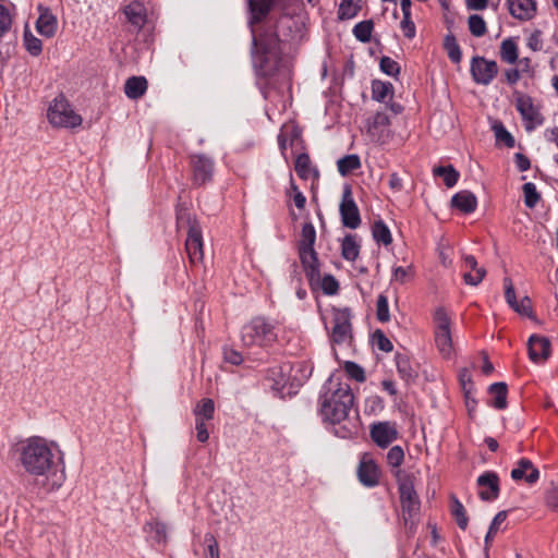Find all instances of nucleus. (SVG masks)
I'll use <instances>...</instances> for the list:
<instances>
[{"instance_id":"nucleus-1","label":"nucleus","mask_w":558,"mask_h":558,"mask_svg":"<svg viewBox=\"0 0 558 558\" xmlns=\"http://www.w3.org/2000/svg\"><path fill=\"white\" fill-rule=\"evenodd\" d=\"M19 460L25 472L43 477L40 488L45 493L58 490L65 481V465L60 450L53 449L45 438L33 436L17 448Z\"/></svg>"},{"instance_id":"nucleus-2","label":"nucleus","mask_w":558,"mask_h":558,"mask_svg":"<svg viewBox=\"0 0 558 558\" xmlns=\"http://www.w3.org/2000/svg\"><path fill=\"white\" fill-rule=\"evenodd\" d=\"M248 10L251 13L248 24L253 26L262 22L270 12L274 0H248ZM252 33V62L255 73L258 77L271 76L280 60V39L274 29H265L258 36L251 27Z\"/></svg>"},{"instance_id":"nucleus-3","label":"nucleus","mask_w":558,"mask_h":558,"mask_svg":"<svg viewBox=\"0 0 558 558\" xmlns=\"http://www.w3.org/2000/svg\"><path fill=\"white\" fill-rule=\"evenodd\" d=\"M354 401L351 387L348 384L335 383L329 377L323 386L319 396V412L325 422L341 423L348 418Z\"/></svg>"},{"instance_id":"nucleus-4","label":"nucleus","mask_w":558,"mask_h":558,"mask_svg":"<svg viewBox=\"0 0 558 558\" xmlns=\"http://www.w3.org/2000/svg\"><path fill=\"white\" fill-rule=\"evenodd\" d=\"M400 496V504L405 524L412 527L418 518L421 500L414 487V475L398 469L395 473Z\"/></svg>"},{"instance_id":"nucleus-5","label":"nucleus","mask_w":558,"mask_h":558,"mask_svg":"<svg viewBox=\"0 0 558 558\" xmlns=\"http://www.w3.org/2000/svg\"><path fill=\"white\" fill-rule=\"evenodd\" d=\"M315 242V227L312 222H305L302 227L301 239L298 243V251L310 286H314V283L319 279V260L314 248Z\"/></svg>"},{"instance_id":"nucleus-6","label":"nucleus","mask_w":558,"mask_h":558,"mask_svg":"<svg viewBox=\"0 0 558 558\" xmlns=\"http://www.w3.org/2000/svg\"><path fill=\"white\" fill-rule=\"evenodd\" d=\"M241 339L246 347H269L277 341L275 325L265 317H255L242 327Z\"/></svg>"},{"instance_id":"nucleus-7","label":"nucleus","mask_w":558,"mask_h":558,"mask_svg":"<svg viewBox=\"0 0 558 558\" xmlns=\"http://www.w3.org/2000/svg\"><path fill=\"white\" fill-rule=\"evenodd\" d=\"M47 118L51 125L63 129H75L82 125V117L74 111L63 94H59L49 105Z\"/></svg>"},{"instance_id":"nucleus-8","label":"nucleus","mask_w":558,"mask_h":558,"mask_svg":"<svg viewBox=\"0 0 558 558\" xmlns=\"http://www.w3.org/2000/svg\"><path fill=\"white\" fill-rule=\"evenodd\" d=\"M187 223V236L185 241V250L189 256V259L192 264L203 260V236L202 229L198 222L191 217V215L183 210H178L177 213V221L178 225L181 226L183 221Z\"/></svg>"},{"instance_id":"nucleus-9","label":"nucleus","mask_w":558,"mask_h":558,"mask_svg":"<svg viewBox=\"0 0 558 558\" xmlns=\"http://www.w3.org/2000/svg\"><path fill=\"white\" fill-rule=\"evenodd\" d=\"M191 180L194 187H202L210 183L215 174V160L205 154H191L189 156Z\"/></svg>"},{"instance_id":"nucleus-10","label":"nucleus","mask_w":558,"mask_h":558,"mask_svg":"<svg viewBox=\"0 0 558 558\" xmlns=\"http://www.w3.org/2000/svg\"><path fill=\"white\" fill-rule=\"evenodd\" d=\"M294 367H298L299 371H303L305 367L304 363H298L296 365H291L290 363H283L280 365H275L269 367L266 373V379L271 383L270 388L274 391L275 396L279 398H283L284 388L290 385L293 387V383L291 381L290 373Z\"/></svg>"},{"instance_id":"nucleus-11","label":"nucleus","mask_w":558,"mask_h":558,"mask_svg":"<svg viewBox=\"0 0 558 558\" xmlns=\"http://www.w3.org/2000/svg\"><path fill=\"white\" fill-rule=\"evenodd\" d=\"M434 318L437 323L435 330V343L444 356L451 353L452 339L450 331V319L442 307L435 311Z\"/></svg>"},{"instance_id":"nucleus-12","label":"nucleus","mask_w":558,"mask_h":558,"mask_svg":"<svg viewBox=\"0 0 558 558\" xmlns=\"http://www.w3.org/2000/svg\"><path fill=\"white\" fill-rule=\"evenodd\" d=\"M515 108L522 117L525 130L531 132L544 123V118L533 104V99L524 94L515 95Z\"/></svg>"},{"instance_id":"nucleus-13","label":"nucleus","mask_w":558,"mask_h":558,"mask_svg":"<svg viewBox=\"0 0 558 558\" xmlns=\"http://www.w3.org/2000/svg\"><path fill=\"white\" fill-rule=\"evenodd\" d=\"M341 222L343 227L356 229L361 225V216L359 207L353 198L350 185H345L342 192L341 202L339 205Z\"/></svg>"},{"instance_id":"nucleus-14","label":"nucleus","mask_w":558,"mask_h":558,"mask_svg":"<svg viewBox=\"0 0 558 558\" xmlns=\"http://www.w3.org/2000/svg\"><path fill=\"white\" fill-rule=\"evenodd\" d=\"M470 72L473 81L480 85H489L498 74V64L494 60L475 56L471 60Z\"/></svg>"},{"instance_id":"nucleus-15","label":"nucleus","mask_w":558,"mask_h":558,"mask_svg":"<svg viewBox=\"0 0 558 558\" xmlns=\"http://www.w3.org/2000/svg\"><path fill=\"white\" fill-rule=\"evenodd\" d=\"M369 436L377 447L387 448L399 437L397 423L391 421L375 422L369 426Z\"/></svg>"},{"instance_id":"nucleus-16","label":"nucleus","mask_w":558,"mask_h":558,"mask_svg":"<svg viewBox=\"0 0 558 558\" xmlns=\"http://www.w3.org/2000/svg\"><path fill=\"white\" fill-rule=\"evenodd\" d=\"M352 314L349 307L336 310L333 317V327L331 341L336 344H342L352 338Z\"/></svg>"},{"instance_id":"nucleus-17","label":"nucleus","mask_w":558,"mask_h":558,"mask_svg":"<svg viewBox=\"0 0 558 558\" xmlns=\"http://www.w3.org/2000/svg\"><path fill=\"white\" fill-rule=\"evenodd\" d=\"M476 482L480 487H487L486 490L482 489L478 492V497L483 501H493L499 497L500 483L496 472L486 471L477 477Z\"/></svg>"},{"instance_id":"nucleus-18","label":"nucleus","mask_w":558,"mask_h":558,"mask_svg":"<svg viewBox=\"0 0 558 558\" xmlns=\"http://www.w3.org/2000/svg\"><path fill=\"white\" fill-rule=\"evenodd\" d=\"M511 478L515 482L524 481L533 485L539 480V470L527 458L518 460L515 466L511 470Z\"/></svg>"},{"instance_id":"nucleus-19","label":"nucleus","mask_w":558,"mask_h":558,"mask_svg":"<svg viewBox=\"0 0 558 558\" xmlns=\"http://www.w3.org/2000/svg\"><path fill=\"white\" fill-rule=\"evenodd\" d=\"M143 531L151 546H166L168 542V526L166 523L153 519L145 523Z\"/></svg>"},{"instance_id":"nucleus-20","label":"nucleus","mask_w":558,"mask_h":558,"mask_svg":"<svg viewBox=\"0 0 558 558\" xmlns=\"http://www.w3.org/2000/svg\"><path fill=\"white\" fill-rule=\"evenodd\" d=\"M527 349L533 362H544L550 355V341L546 337L532 335L527 341Z\"/></svg>"},{"instance_id":"nucleus-21","label":"nucleus","mask_w":558,"mask_h":558,"mask_svg":"<svg viewBox=\"0 0 558 558\" xmlns=\"http://www.w3.org/2000/svg\"><path fill=\"white\" fill-rule=\"evenodd\" d=\"M379 469L376 462L373 459L363 458L357 468V477L359 481L365 487H375L379 483Z\"/></svg>"},{"instance_id":"nucleus-22","label":"nucleus","mask_w":558,"mask_h":558,"mask_svg":"<svg viewBox=\"0 0 558 558\" xmlns=\"http://www.w3.org/2000/svg\"><path fill=\"white\" fill-rule=\"evenodd\" d=\"M39 17L36 21L37 32L47 38L54 36L57 32L58 21L56 15L52 14L49 8L38 5Z\"/></svg>"},{"instance_id":"nucleus-23","label":"nucleus","mask_w":558,"mask_h":558,"mask_svg":"<svg viewBox=\"0 0 558 558\" xmlns=\"http://www.w3.org/2000/svg\"><path fill=\"white\" fill-rule=\"evenodd\" d=\"M507 5L511 16L520 21L531 20L536 12L534 0H507Z\"/></svg>"},{"instance_id":"nucleus-24","label":"nucleus","mask_w":558,"mask_h":558,"mask_svg":"<svg viewBox=\"0 0 558 558\" xmlns=\"http://www.w3.org/2000/svg\"><path fill=\"white\" fill-rule=\"evenodd\" d=\"M464 267L469 271L463 274V280L466 284L476 287L478 286L486 276V269L480 267L476 258L473 255H465L463 257Z\"/></svg>"},{"instance_id":"nucleus-25","label":"nucleus","mask_w":558,"mask_h":558,"mask_svg":"<svg viewBox=\"0 0 558 558\" xmlns=\"http://www.w3.org/2000/svg\"><path fill=\"white\" fill-rule=\"evenodd\" d=\"M451 206L468 215L475 211L477 207V198L470 191H460L452 196Z\"/></svg>"},{"instance_id":"nucleus-26","label":"nucleus","mask_w":558,"mask_h":558,"mask_svg":"<svg viewBox=\"0 0 558 558\" xmlns=\"http://www.w3.org/2000/svg\"><path fill=\"white\" fill-rule=\"evenodd\" d=\"M397 372L407 384L417 378V371L412 366L410 357L405 353L397 352L395 355Z\"/></svg>"},{"instance_id":"nucleus-27","label":"nucleus","mask_w":558,"mask_h":558,"mask_svg":"<svg viewBox=\"0 0 558 558\" xmlns=\"http://www.w3.org/2000/svg\"><path fill=\"white\" fill-rule=\"evenodd\" d=\"M124 14L130 24L136 27L138 31L146 23V9L143 3L133 1L124 8Z\"/></svg>"},{"instance_id":"nucleus-28","label":"nucleus","mask_w":558,"mask_h":558,"mask_svg":"<svg viewBox=\"0 0 558 558\" xmlns=\"http://www.w3.org/2000/svg\"><path fill=\"white\" fill-rule=\"evenodd\" d=\"M148 83L144 76H131L124 84V93L130 99L141 98L147 90Z\"/></svg>"},{"instance_id":"nucleus-29","label":"nucleus","mask_w":558,"mask_h":558,"mask_svg":"<svg viewBox=\"0 0 558 558\" xmlns=\"http://www.w3.org/2000/svg\"><path fill=\"white\" fill-rule=\"evenodd\" d=\"M488 393L493 398L492 402L489 403L493 408L497 410H505L507 408L508 387L506 383L498 381L492 384L488 387Z\"/></svg>"},{"instance_id":"nucleus-30","label":"nucleus","mask_w":558,"mask_h":558,"mask_svg":"<svg viewBox=\"0 0 558 558\" xmlns=\"http://www.w3.org/2000/svg\"><path fill=\"white\" fill-rule=\"evenodd\" d=\"M294 170L302 180H308L312 174L315 178L318 177V170L312 167L310 155L306 153L298 155L294 162Z\"/></svg>"},{"instance_id":"nucleus-31","label":"nucleus","mask_w":558,"mask_h":558,"mask_svg":"<svg viewBox=\"0 0 558 558\" xmlns=\"http://www.w3.org/2000/svg\"><path fill=\"white\" fill-rule=\"evenodd\" d=\"M360 255V244L356 241V235L347 234L341 242V256L345 260L353 262Z\"/></svg>"},{"instance_id":"nucleus-32","label":"nucleus","mask_w":558,"mask_h":558,"mask_svg":"<svg viewBox=\"0 0 558 558\" xmlns=\"http://www.w3.org/2000/svg\"><path fill=\"white\" fill-rule=\"evenodd\" d=\"M361 166V159L356 154L345 155L337 161L338 172L342 177L351 174L352 172L360 169Z\"/></svg>"},{"instance_id":"nucleus-33","label":"nucleus","mask_w":558,"mask_h":558,"mask_svg":"<svg viewBox=\"0 0 558 558\" xmlns=\"http://www.w3.org/2000/svg\"><path fill=\"white\" fill-rule=\"evenodd\" d=\"M393 94V85L380 80L372 81V98L378 102H385Z\"/></svg>"},{"instance_id":"nucleus-34","label":"nucleus","mask_w":558,"mask_h":558,"mask_svg":"<svg viewBox=\"0 0 558 558\" xmlns=\"http://www.w3.org/2000/svg\"><path fill=\"white\" fill-rule=\"evenodd\" d=\"M193 413L195 415V420L201 418L202 421H210L214 418L215 414V402L210 398H204L197 402L195 405Z\"/></svg>"},{"instance_id":"nucleus-35","label":"nucleus","mask_w":558,"mask_h":558,"mask_svg":"<svg viewBox=\"0 0 558 558\" xmlns=\"http://www.w3.org/2000/svg\"><path fill=\"white\" fill-rule=\"evenodd\" d=\"M450 512L456 519L458 526L463 531L466 530L469 523L466 511L462 502L454 495L451 496Z\"/></svg>"},{"instance_id":"nucleus-36","label":"nucleus","mask_w":558,"mask_h":558,"mask_svg":"<svg viewBox=\"0 0 558 558\" xmlns=\"http://www.w3.org/2000/svg\"><path fill=\"white\" fill-rule=\"evenodd\" d=\"M372 235L377 243H381L385 246L391 244L392 242L391 232L388 226L381 219L374 222L372 227Z\"/></svg>"},{"instance_id":"nucleus-37","label":"nucleus","mask_w":558,"mask_h":558,"mask_svg":"<svg viewBox=\"0 0 558 558\" xmlns=\"http://www.w3.org/2000/svg\"><path fill=\"white\" fill-rule=\"evenodd\" d=\"M433 172L434 175L442 178L447 187L454 186L460 177V173L451 165L435 167Z\"/></svg>"},{"instance_id":"nucleus-38","label":"nucleus","mask_w":558,"mask_h":558,"mask_svg":"<svg viewBox=\"0 0 558 558\" xmlns=\"http://www.w3.org/2000/svg\"><path fill=\"white\" fill-rule=\"evenodd\" d=\"M335 436L342 439H350L357 434V427L349 417L341 423H330Z\"/></svg>"},{"instance_id":"nucleus-39","label":"nucleus","mask_w":558,"mask_h":558,"mask_svg":"<svg viewBox=\"0 0 558 558\" xmlns=\"http://www.w3.org/2000/svg\"><path fill=\"white\" fill-rule=\"evenodd\" d=\"M361 0H342L338 9V19L350 20L357 15L361 10Z\"/></svg>"},{"instance_id":"nucleus-40","label":"nucleus","mask_w":558,"mask_h":558,"mask_svg":"<svg viewBox=\"0 0 558 558\" xmlns=\"http://www.w3.org/2000/svg\"><path fill=\"white\" fill-rule=\"evenodd\" d=\"M444 48L447 51L448 58L453 63H459L462 59L461 48L453 34H448L444 38Z\"/></svg>"},{"instance_id":"nucleus-41","label":"nucleus","mask_w":558,"mask_h":558,"mask_svg":"<svg viewBox=\"0 0 558 558\" xmlns=\"http://www.w3.org/2000/svg\"><path fill=\"white\" fill-rule=\"evenodd\" d=\"M500 57L505 62L510 64L518 61V46L512 38L502 40L500 46Z\"/></svg>"},{"instance_id":"nucleus-42","label":"nucleus","mask_w":558,"mask_h":558,"mask_svg":"<svg viewBox=\"0 0 558 558\" xmlns=\"http://www.w3.org/2000/svg\"><path fill=\"white\" fill-rule=\"evenodd\" d=\"M374 23L372 20L361 21L354 25L352 33L354 37L361 43H368L372 38Z\"/></svg>"},{"instance_id":"nucleus-43","label":"nucleus","mask_w":558,"mask_h":558,"mask_svg":"<svg viewBox=\"0 0 558 558\" xmlns=\"http://www.w3.org/2000/svg\"><path fill=\"white\" fill-rule=\"evenodd\" d=\"M496 141L505 144L508 148L514 147L515 141L511 133L506 129L502 122L496 121L492 126Z\"/></svg>"},{"instance_id":"nucleus-44","label":"nucleus","mask_w":558,"mask_h":558,"mask_svg":"<svg viewBox=\"0 0 558 558\" xmlns=\"http://www.w3.org/2000/svg\"><path fill=\"white\" fill-rule=\"evenodd\" d=\"M24 46L27 52L34 57H37L43 51V43L39 38L34 36L29 31L24 32Z\"/></svg>"},{"instance_id":"nucleus-45","label":"nucleus","mask_w":558,"mask_h":558,"mask_svg":"<svg viewBox=\"0 0 558 558\" xmlns=\"http://www.w3.org/2000/svg\"><path fill=\"white\" fill-rule=\"evenodd\" d=\"M317 284H320V288L326 295H333L339 290V282L332 275H325L323 278L319 277L318 281L311 287L314 288Z\"/></svg>"},{"instance_id":"nucleus-46","label":"nucleus","mask_w":558,"mask_h":558,"mask_svg":"<svg viewBox=\"0 0 558 558\" xmlns=\"http://www.w3.org/2000/svg\"><path fill=\"white\" fill-rule=\"evenodd\" d=\"M524 193V204L527 208H534L538 203L541 195L536 190V186L532 182L524 183L522 186Z\"/></svg>"},{"instance_id":"nucleus-47","label":"nucleus","mask_w":558,"mask_h":558,"mask_svg":"<svg viewBox=\"0 0 558 558\" xmlns=\"http://www.w3.org/2000/svg\"><path fill=\"white\" fill-rule=\"evenodd\" d=\"M469 29L475 37H482L486 34L487 27L484 19L481 15L472 14L469 16Z\"/></svg>"},{"instance_id":"nucleus-48","label":"nucleus","mask_w":558,"mask_h":558,"mask_svg":"<svg viewBox=\"0 0 558 558\" xmlns=\"http://www.w3.org/2000/svg\"><path fill=\"white\" fill-rule=\"evenodd\" d=\"M506 519L507 511L505 510L497 512V514L494 517L493 521L490 522L488 532L485 536V548L489 546L494 535L498 532L500 524L504 523Z\"/></svg>"},{"instance_id":"nucleus-49","label":"nucleus","mask_w":558,"mask_h":558,"mask_svg":"<svg viewBox=\"0 0 558 558\" xmlns=\"http://www.w3.org/2000/svg\"><path fill=\"white\" fill-rule=\"evenodd\" d=\"M343 368L349 378L354 379L357 383H363L366 379L364 368L355 362L347 361Z\"/></svg>"},{"instance_id":"nucleus-50","label":"nucleus","mask_w":558,"mask_h":558,"mask_svg":"<svg viewBox=\"0 0 558 558\" xmlns=\"http://www.w3.org/2000/svg\"><path fill=\"white\" fill-rule=\"evenodd\" d=\"M372 342L378 350L390 352L393 349L391 341L387 338L383 330L377 329L372 335Z\"/></svg>"},{"instance_id":"nucleus-51","label":"nucleus","mask_w":558,"mask_h":558,"mask_svg":"<svg viewBox=\"0 0 558 558\" xmlns=\"http://www.w3.org/2000/svg\"><path fill=\"white\" fill-rule=\"evenodd\" d=\"M376 316L380 323H387L390 319L388 298L379 294L376 304Z\"/></svg>"},{"instance_id":"nucleus-52","label":"nucleus","mask_w":558,"mask_h":558,"mask_svg":"<svg viewBox=\"0 0 558 558\" xmlns=\"http://www.w3.org/2000/svg\"><path fill=\"white\" fill-rule=\"evenodd\" d=\"M379 68L385 74L392 76V77H396L400 73L399 63L396 62L390 57H386V56L381 57V59L379 61Z\"/></svg>"},{"instance_id":"nucleus-53","label":"nucleus","mask_w":558,"mask_h":558,"mask_svg":"<svg viewBox=\"0 0 558 558\" xmlns=\"http://www.w3.org/2000/svg\"><path fill=\"white\" fill-rule=\"evenodd\" d=\"M404 460V451L401 446L397 445L387 452V462L392 468H399Z\"/></svg>"},{"instance_id":"nucleus-54","label":"nucleus","mask_w":558,"mask_h":558,"mask_svg":"<svg viewBox=\"0 0 558 558\" xmlns=\"http://www.w3.org/2000/svg\"><path fill=\"white\" fill-rule=\"evenodd\" d=\"M12 26V15L8 8L0 4V38L3 37Z\"/></svg>"},{"instance_id":"nucleus-55","label":"nucleus","mask_w":558,"mask_h":558,"mask_svg":"<svg viewBox=\"0 0 558 558\" xmlns=\"http://www.w3.org/2000/svg\"><path fill=\"white\" fill-rule=\"evenodd\" d=\"M459 379H460V384L462 386V390L464 392L466 407H469L470 405L469 395L472 393V389H473V383H472L470 372L468 369L461 371L460 375H459Z\"/></svg>"},{"instance_id":"nucleus-56","label":"nucleus","mask_w":558,"mask_h":558,"mask_svg":"<svg viewBox=\"0 0 558 558\" xmlns=\"http://www.w3.org/2000/svg\"><path fill=\"white\" fill-rule=\"evenodd\" d=\"M223 360L232 365H240L243 362L242 354L235 349L225 345L222 348Z\"/></svg>"},{"instance_id":"nucleus-57","label":"nucleus","mask_w":558,"mask_h":558,"mask_svg":"<svg viewBox=\"0 0 558 558\" xmlns=\"http://www.w3.org/2000/svg\"><path fill=\"white\" fill-rule=\"evenodd\" d=\"M514 312L529 318L533 317L532 302L530 298L524 296L520 302L512 307Z\"/></svg>"},{"instance_id":"nucleus-58","label":"nucleus","mask_w":558,"mask_h":558,"mask_svg":"<svg viewBox=\"0 0 558 558\" xmlns=\"http://www.w3.org/2000/svg\"><path fill=\"white\" fill-rule=\"evenodd\" d=\"M205 543L207 544L206 557L219 558V545L213 534L207 533L205 535Z\"/></svg>"},{"instance_id":"nucleus-59","label":"nucleus","mask_w":558,"mask_h":558,"mask_svg":"<svg viewBox=\"0 0 558 558\" xmlns=\"http://www.w3.org/2000/svg\"><path fill=\"white\" fill-rule=\"evenodd\" d=\"M504 283H505V299H506L507 303L509 304V306L512 308L518 303L513 283H512L511 279L508 277H506L504 279Z\"/></svg>"},{"instance_id":"nucleus-60","label":"nucleus","mask_w":558,"mask_h":558,"mask_svg":"<svg viewBox=\"0 0 558 558\" xmlns=\"http://www.w3.org/2000/svg\"><path fill=\"white\" fill-rule=\"evenodd\" d=\"M400 27L407 38L412 39L415 37L416 28L411 15H403Z\"/></svg>"},{"instance_id":"nucleus-61","label":"nucleus","mask_w":558,"mask_h":558,"mask_svg":"<svg viewBox=\"0 0 558 558\" xmlns=\"http://www.w3.org/2000/svg\"><path fill=\"white\" fill-rule=\"evenodd\" d=\"M545 504L548 508L558 511V485L551 486L546 490Z\"/></svg>"},{"instance_id":"nucleus-62","label":"nucleus","mask_w":558,"mask_h":558,"mask_svg":"<svg viewBox=\"0 0 558 558\" xmlns=\"http://www.w3.org/2000/svg\"><path fill=\"white\" fill-rule=\"evenodd\" d=\"M206 422L201 418L195 420L196 438L199 442H206L209 439Z\"/></svg>"},{"instance_id":"nucleus-63","label":"nucleus","mask_w":558,"mask_h":558,"mask_svg":"<svg viewBox=\"0 0 558 558\" xmlns=\"http://www.w3.org/2000/svg\"><path fill=\"white\" fill-rule=\"evenodd\" d=\"M390 125V119L388 114L384 111H378L373 117L372 126L374 129L385 128Z\"/></svg>"},{"instance_id":"nucleus-64","label":"nucleus","mask_w":558,"mask_h":558,"mask_svg":"<svg viewBox=\"0 0 558 558\" xmlns=\"http://www.w3.org/2000/svg\"><path fill=\"white\" fill-rule=\"evenodd\" d=\"M514 162L519 171L524 172L527 171L531 167L530 159L522 153L514 154Z\"/></svg>"}]
</instances>
